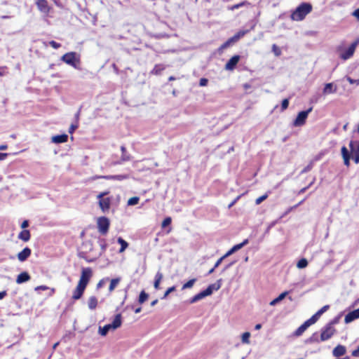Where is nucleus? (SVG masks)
I'll return each instance as SVG.
<instances>
[{"mask_svg": "<svg viewBox=\"0 0 359 359\" xmlns=\"http://www.w3.org/2000/svg\"><path fill=\"white\" fill-rule=\"evenodd\" d=\"M97 305V299L95 297L91 296L88 301V306L90 310H94Z\"/></svg>", "mask_w": 359, "mask_h": 359, "instance_id": "nucleus-27", "label": "nucleus"}, {"mask_svg": "<svg viewBox=\"0 0 359 359\" xmlns=\"http://www.w3.org/2000/svg\"><path fill=\"white\" fill-rule=\"evenodd\" d=\"M230 45H231L230 41H226L225 43H224L222 45L221 48H226L229 47Z\"/></svg>", "mask_w": 359, "mask_h": 359, "instance_id": "nucleus-64", "label": "nucleus"}, {"mask_svg": "<svg viewBox=\"0 0 359 359\" xmlns=\"http://www.w3.org/2000/svg\"><path fill=\"white\" fill-rule=\"evenodd\" d=\"M352 355L354 357H359V345L355 350L353 351Z\"/></svg>", "mask_w": 359, "mask_h": 359, "instance_id": "nucleus-59", "label": "nucleus"}, {"mask_svg": "<svg viewBox=\"0 0 359 359\" xmlns=\"http://www.w3.org/2000/svg\"><path fill=\"white\" fill-rule=\"evenodd\" d=\"M31 252V249L26 247L18 254V259L20 262H25L30 256Z\"/></svg>", "mask_w": 359, "mask_h": 359, "instance_id": "nucleus-14", "label": "nucleus"}, {"mask_svg": "<svg viewBox=\"0 0 359 359\" xmlns=\"http://www.w3.org/2000/svg\"><path fill=\"white\" fill-rule=\"evenodd\" d=\"M250 337V332H244L243 334H242V342L244 343V344H249L250 341H249V338Z\"/></svg>", "mask_w": 359, "mask_h": 359, "instance_id": "nucleus-40", "label": "nucleus"}, {"mask_svg": "<svg viewBox=\"0 0 359 359\" xmlns=\"http://www.w3.org/2000/svg\"><path fill=\"white\" fill-rule=\"evenodd\" d=\"M336 330L331 324H326L321 329L320 340L322 341L330 339L335 333Z\"/></svg>", "mask_w": 359, "mask_h": 359, "instance_id": "nucleus-5", "label": "nucleus"}, {"mask_svg": "<svg viewBox=\"0 0 359 359\" xmlns=\"http://www.w3.org/2000/svg\"><path fill=\"white\" fill-rule=\"evenodd\" d=\"M358 44L359 39L353 42L346 50L340 53V58L342 59L343 60H347L350 59L353 55L356 47L358 46Z\"/></svg>", "mask_w": 359, "mask_h": 359, "instance_id": "nucleus-6", "label": "nucleus"}, {"mask_svg": "<svg viewBox=\"0 0 359 359\" xmlns=\"http://www.w3.org/2000/svg\"><path fill=\"white\" fill-rule=\"evenodd\" d=\"M48 289V287L46 286V285H40V286H37L36 287H35V290L36 291H38V290H46Z\"/></svg>", "mask_w": 359, "mask_h": 359, "instance_id": "nucleus-57", "label": "nucleus"}, {"mask_svg": "<svg viewBox=\"0 0 359 359\" xmlns=\"http://www.w3.org/2000/svg\"><path fill=\"white\" fill-rule=\"evenodd\" d=\"M341 156L344 159V165L347 167L350 165L351 154L345 146H343L341 149Z\"/></svg>", "mask_w": 359, "mask_h": 359, "instance_id": "nucleus-13", "label": "nucleus"}, {"mask_svg": "<svg viewBox=\"0 0 359 359\" xmlns=\"http://www.w3.org/2000/svg\"><path fill=\"white\" fill-rule=\"evenodd\" d=\"M107 180H116L118 181H122L126 180L129 177L128 175H107L103 177Z\"/></svg>", "mask_w": 359, "mask_h": 359, "instance_id": "nucleus-24", "label": "nucleus"}, {"mask_svg": "<svg viewBox=\"0 0 359 359\" xmlns=\"http://www.w3.org/2000/svg\"><path fill=\"white\" fill-rule=\"evenodd\" d=\"M38 9L45 13L48 14L50 11V7L48 6V1L46 0H38L36 2Z\"/></svg>", "mask_w": 359, "mask_h": 359, "instance_id": "nucleus-12", "label": "nucleus"}, {"mask_svg": "<svg viewBox=\"0 0 359 359\" xmlns=\"http://www.w3.org/2000/svg\"><path fill=\"white\" fill-rule=\"evenodd\" d=\"M322 341L320 340V337H319L318 332H314L309 338H308L306 341V344H313V343H319Z\"/></svg>", "mask_w": 359, "mask_h": 359, "instance_id": "nucleus-22", "label": "nucleus"}, {"mask_svg": "<svg viewBox=\"0 0 359 359\" xmlns=\"http://www.w3.org/2000/svg\"><path fill=\"white\" fill-rule=\"evenodd\" d=\"M248 32L249 30H240L236 33V34L241 39V37L244 36Z\"/></svg>", "mask_w": 359, "mask_h": 359, "instance_id": "nucleus-55", "label": "nucleus"}, {"mask_svg": "<svg viewBox=\"0 0 359 359\" xmlns=\"http://www.w3.org/2000/svg\"><path fill=\"white\" fill-rule=\"evenodd\" d=\"M353 154V159L355 161V163H359V154Z\"/></svg>", "mask_w": 359, "mask_h": 359, "instance_id": "nucleus-58", "label": "nucleus"}, {"mask_svg": "<svg viewBox=\"0 0 359 359\" xmlns=\"http://www.w3.org/2000/svg\"><path fill=\"white\" fill-rule=\"evenodd\" d=\"M108 280H109V278H105L101 279L97 284V288L100 289V288L102 287L104 285V284L106 283V282Z\"/></svg>", "mask_w": 359, "mask_h": 359, "instance_id": "nucleus-44", "label": "nucleus"}, {"mask_svg": "<svg viewBox=\"0 0 359 359\" xmlns=\"http://www.w3.org/2000/svg\"><path fill=\"white\" fill-rule=\"evenodd\" d=\"M85 289L86 288L81 287V285H77L76 289L74 290V291L73 292L72 299L74 300H78V299H81V297L83 296Z\"/></svg>", "mask_w": 359, "mask_h": 359, "instance_id": "nucleus-18", "label": "nucleus"}, {"mask_svg": "<svg viewBox=\"0 0 359 359\" xmlns=\"http://www.w3.org/2000/svg\"><path fill=\"white\" fill-rule=\"evenodd\" d=\"M117 242L121 245V248L119 249V252L121 253L125 251V250L128 248V243L121 237H118L117 239Z\"/></svg>", "mask_w": 359, "mask_h": 359, "instance_id": "nucleus-29", "label": "nucleus"}, {"mask_svg": "<svg viewBox=\"0 0 359 359\" xmlns=\"http://www.w3.org/2000/svg\"><path fill=\"white\" fill-rule=\"evenodd\" d=\"M289 294V292L288 291H285L283 292H282L281 294H280L276 298H275L274 299H273L270 303V306H275L277 304H278L279 302H280L283 299H284L286 296Z\"/></svg>", "mask_w": 359, "mask_h": 359, "instance_id": "nucleus-21", "label": "nucleus"}, {"mask_svg": "<svg viewBox=\"0 0 359 359\" xmlns=\"http://www.w3.org/2000/svg\"><path fill=\"white\" fill-rule=\"evenodd\" d=\"M79 127L78 123L76 122L75 124H72L69 129V133H72L74 131Z\"/></svg>", "mask_w": 359, "mask_h": 359, "instance_id": "nucleus-52", "label": "nucleus"}, {"mask_svg": "<svg viewBox=\"0 0 359 359\" xmlns=\"http://www.w3.org/2000/svg\"><path fill=\"white\" fill-rule=\"evenodd\" d=\"M148 294L146 293L144 290H142L140 293V295H139V299H138V302L140 304H143L144 302L147 301V299H148Z\"/></svg>", "mask_w": 359, "mask_h": 359, "instance_id": "nucleus-36", "label": "nucleus"}, {"mask_svg": "<svg viewBox=\"0 0 359 359\" xmlns=\"http://www.w3.org/2000/svg\"><path fill=\"white\" fill-rule=\"evenodd\" d=\"M346 347L342 345H337L332 351L334 357H340L346 353Z\"/></svg>", "mask_w": 359, "mask_h": 359, "instance_id": "nucleus-19", "label": "nucleus"}, {"mask_svg": "<svg viewBox=\"0 0 359 359\" xmlns=\"http://www.w3.org/2000/svg\"><path fill=\"white\" fill-rule=\"evenodd\" d=\"M226 259V257H224V255H223L222 257H221L217 262L214 265V269H216L217 268L220 264L222 262V261Z\"/></svg>", "mask_w": 359, "mask_h": 359, "instance_id": "nucleus-53", "label": "nucleus"}, {"mask_svg": "<svg viewBox=\"0 0 359 359\" xmlns=\"http://www.w3.org/2000/svg\"><path fill=\"white\" fill-rule=\"evenodd\" d=\"M329 305H325L323 306L320 310H318L316 314L320 318V316L324 313L325 311H327L329 309Z\"/></svg>", "mask_w": 359, "mask_h": 359, "instance_id": "nucleus-41", "label": "nucleus"}, {"mask_svg": "<svg viewBox=\"0 0 359 359\" xmlns=\"http://www.w3.org/2000/svg\"><path fill=\"white\" fill-rule=\"evenodd\" d=\"M240 56L238 55L231 57L225 65L226 70H233L239 62Z\"/></svg>", "mask_w": 359, "mask_h": 359, "instance_id": "nucleus-9", "label": "nucleus"}, {"mask_svg": "<svg viewBox=\"0 0 359 359\" xmlns=\"http://www.w3.org/2000/svg\"><path fill=\"white\" fill-rule=\"evenodd\" d=\"M121 280L120 278H114L111 280L109 287V291L111 292H112L115 287L117 286V285L119 283Z\"/></svg>", "mask_w": 359, "mask_h": 359, "instance_id": "nucleus-34", "label": "nucleus"}, {"mask_svg": "<svg viewBox=\"0 0 359 359\" xmlns=\"http://www.w3.org/2000/svg\"><path fill=\"white\" fill-rule=\"evenodd\" d=\"M358 318H359V309L348 313L345 316L344 321L346 323H350Z\"/></svg>", "mask_w": 359, "mask_h": 359, "instance_id": "nucleus-11", "label": "nucleus"}, {"mask_svg": "<svg viewBox=\"0 0 359 359\" xmlns=\"http://www.w3.org/2000/svg\"><path fill=\"white\" fill-rule=\"evenodd\" d=\"M346 79L349 82L350 84L359 85V79H353L349 76H348L346 78Z\"/></svg>", "mask_w": 359, "mask_h": 359, "instance_id": "nucleus-49", "label": "nucleus"}, {"mask_svg": "<svg viewBox=\"0 0 359 359\" xmlns=\"http://www.w3.org/2000/svg\"><path fill=\"white\" fill-rule=\"evenodd\" d=\"M307 265H308V261L304 258H302L300 260H299V262L297 264V266L299 269H304V268L306 267Z\"/></svg>", "mask_w": 359, "mask_h": 359, "instance_id": "nucleus-38", "label": "nucleus"}, {"mask_svg": "<svg viewBox=\"0 0 359 359\" xmlns=\"http://www.w3.org/2000/svg\"><path fill=\"white\" fill-rule=\"evenodd\" d=\"M100 247L102 248V252H104L107 248V244L104 241H102L100 243Z\"/></svg>", "mask_w": 359, "mask_h": 359, "instance_id": "nucleus-63", "label": "nucleus"}, {"mask_svg": "<svg viewBox=\"0 0 359 359\" xmlns=\"http://www.w3.org/2000/svg\"><path fill=\"white\" fill-rule=\"evenodd\" d=\"M272 50L276 55H279L280 54V50L276 44L273 45Z\"/></svg>", "mask_w": 359, "mask_h": 359, "instance_id": "nucleus-51", "label": "nucleus"}, {"mask_svg": "<svg viewBox=\"0 0 359 359\" xmlns=\"http://www.w3.org/2000/svg\"><path fill=\"white\" fill-rule=\"evenodd\" d=\"M175 290H176L175 286H172V287H169V288L165 291V294H163V296L162 299H165L170 293H171V292H174Z\"/></svg>", "mask_w": 359, "mask_h": 359, "instance_id": "nucleus-45", "label": "nucleus"}, {"mask_svg": "<svg viewBox=\"0 0 359 359\" xmlns=\"http://www.w3.org/2000/svg\"><path fill=\"white\" fill-rule=\"evenodd\" d=\"M68 140V135L66 134L57 135L53 136L51 138V141L55 144H60L66 142Z\"/></svg>", "mask_w": 359, "mask_h": 359, "instance_id": "nucleus-16", "label": "nucleus"}, {"mask_svg": "<svg viewBox=\"0 0 359 359\" xmlns=\"http://www.w3.org/2000/svg\"><path fill=\"white\" fill-rule=\"evenodd\" d=\"M313 110V107L309 108L307 110L302 111L298 113L296 118L293 121L292 125L294 127H299L306 123V120L309 113Z\"/></svg>", "mask_w": 359, "mask_h": 359, "instance_id": "nucleus-3", "label": "nucleus"}, {"mask_svg": "<svg viewBox=\"0 0 359 359\" xmlns=\"http://www.w3.org/2000/svg\"><path fill=\"white\" fill-rule=\"evenodd\" d=\"M196 281V278H192L189 280L182 285V290H186L192 287Z\"/></svg>", "mask_w": 359, "mask_h": 359, "instance_id": "nucleus-37", "label": "nucleus"}, {"mask_svg": "<svg viewBox=\"0 0 359 359\" xmlns=\"http://www.w3.org/2000/svg\"><path fill=\"white\" fill-rule=\"evenodd\" d=\"M140 198L137 196L132 197L128 201V205H135L138 203Z\"/></svg>", "mask_w": 359, "mask_h": 359, "instance_id": "nucleus-39", "label": "nucleus"}, {"mask_svg": "<svg viewBox=\"0 0 359 359\" xmlns=\"http://www.w3.org/2000/svg\"><path fill=\"white\" fill-rule=\"evenodd\" d=\"M288 105H289V100L288 99H284L283 101H282V103H281V109L282 110H285L287 107H288Z\"/></svg>", "mask_w": 359, "mask_h": 359, "instance_id": "nucleus-46", "label": "nucleus"}, {"mask_svg": "<svg viewBox=\"0 0 359 359\" xmlns=\"http://www.w3.org/2000/svg\"><path fill=\"white\" fill-rule=\"evenodd\" d=\"M6 67H0V76H3L6 74Z\"/></svg>", "mask_w": 359, "mask_h": 359, "instance_id": "nucleus-56", "label": "nucleus"}, {"mask_svg": "<svg viewBox=\"0 0 359 359\" xmlns=\"http://www.w3.org/2000/svg\"><path fill=\"white\" fill-rule=\"evenodd\" d=\"M49 44L55 49H57L61 46V44L55 41H49Z\"/></svg>", "mask_w": 359, "mask_h": 359, "instance_id": "nucleus-48", "label": "nucleus"}, {"mask_svg": "<svg viewBox=\"0 0 359 359\" xmlns=\"http://www.w3.org/2000/svg\"><path fill=\"white\" fill-rule=\"evenodd\" d=\"M121 323H122L121 314L118 313L115 316L112 323H109V325H110L111 327L112 328V330H116L121 325Z\"/></svg>", "mask_w": 359, "mask_h": 359, "instance_id": "nucleus-20", "label": "nucleus"}, {"mask_svg": "<svg viewBox=\"0 0 359 359\" xmlns=\"http://www.w3.org/2000/svg\"><path fill=\"white\" fill-rule=\"evenodd\" d=\"M208 83V80L205 78H202L199 81V85L201 86H207Z\"/></svg>", "mask_w": 359, "mask_h": 359, "instance_id": "nucleus-54", "label": "nucleus"}, {"mask_svg": "<svg viewBox=\"0 0 359 359\" xmlns=\"http://www.w3.org/2000/svg\"><path fill=\"white\" fill-rule=\"evenodd\" d=\"M268 197V195L267 194H265V195H263L262 196H259V198H257L255 201V203L257 205H259L261 203H262L265 199H266V198Z\"/></svg>", "mask_w": 359, "mask_h": 359, "instance_id": "nucleus-47", "label": "nucleus"}, {"mask_svg": "<svg viewBox=\"0 0 359 359\" xmlns=\"http://www.w3.org/2000/svg\"><path fill=\"white\" fill-rule=\"evenodd\" d=\"M205 290L208 291V296H209V295L212 294V293L213 292L214 290H218L216 287V285L211 284Z\"/></svg>", "mask_w": 359, "mask_h": 359, "instance_id": "nucleus-42", "label": "nucleus"}, {"mask_svg": "<svg viewBox=\"0 0 359 359\" xmlns=\"http://www.w3.org/2000/svg\"><path fill=\"white\" fill-rule=\"evenodd\" d=\"M172 219L170 217H165L162 222V227L165 228L171 224Z\"/></svg>", "mask_w": 359, "mask_h": 359, "instance_id": "nucleus-43", "label": "nucleus"}, {"mask_svg": "<svg viewBox=\"0 0 359 359\" xmlns=\"http://www.w3.org/2000/svg\"><path fill=\"white\" fill-rule=\"evenodd\" d=\"M30 278H31V277H30L29 274L27 272L24 271V272L20 273L17 276L16 283L18 284H22V283L27 282L28 280H30Z\"/></svg>", "mask_w": 359, "mask_h": 359, "instance_id": "nucleus-17", "label": "nucleus"}, {"mask_svg": "<svg viewBox=\"0 0 359 359\" xmlns=\"http://www.w3.org/2000/svg\"><path fill=\"white\" fill-rule=\"evenodd\" d=\"M97 224L98 231L102 235L107 234L110 224L109 219L104 216L100 217L97 219Z\"/></svg>", "mask_w": 359, "mask_h": 359, "instance_id": "nucleus-7", "label": "nucleus"}, {"mask_svg": "<svg viewBox=\"0 0 359 359\" xmlns=\"http://www.w3.org/2000/svg\"><path fill=\"white\" fill-rule=\"evenodd\" d=\"M28 226H29V222L27 220L23 221L22 223L21 224V228L22 229H25Z\"/></svg>", "mask_w": 359, "mask_h": 359, "instance_id": "nucleus-62", "label": "nucleus"}, {"mask_svg": "<svg viewBox=\"0 0 359 359\" xmlns=\"http://www.w3.org/2000/svg\"><path fill=\"white\" fill-rule=\"evenodd\" d=\"M313 168V164L311 163L306 165L301 172V173H306L309 172Z\"/></svg>", "mask_w": 359, "mask_h": 359, "instance_id": "nucleus-50", "label": "nucleus"}, {"mask_svg": "<svg viewBox=\"0 0 359 359\" xmlns=\"http://www.w3.org/2000/svg\"><path fill=\"white\" fill-rule=\"evenodd\" d=\"M163 278V274L158 271L155 276V280H154V287H155V289L158 290L159 289V285H160V283L161 281Z\"/></svg>", "mask_w": 359, "mask_h": 359, "instance_id": "nucleus-30", "label": "nucleus"}, {"mask_svg": "<svg viewBox=\"0 0 359 359\" xmlns=\"http://www.w3.org/2000/svg\"><path fill=\"white\" fill-rule=\"evenodd\" d=\"M107 194V192H102L97 196L100 207L103 212L108 210L110 208V199L109 198H104Z\"/></svg>", "mask_w": 359, "mask_h": 359, "instance_id": "nucleus-8", "label": "nucleus"}, {"mask_svg": "<svg viewBox=\"0 0 359 359\" xmlns=\"http://www.w3.org/2000/svg\"><path fill=\"white\" fill-rule=\"evenodd\" d=\"M338 320H339V318L336 317L332 320H331L330 323H328L327 324H331L332 326H334V325H335L338 323Z\"/></svg>", "mask_w": 359, "mask_h": 359, "instance_id": "nucleus-60", "label": "nucleus"}, {"mask_svg": "<svg viewBox=\"0 0 359 359\" xmlns=\"http://www.w3.org/2000/svg\"><path fill=\"white\" fill-rule=\"evenodd\" d=\"M353 15L359 20V8L353 11Z\"/></svg>", "mask_w": 359, "mask_h": 359, "instance_id": "nucleus-61", "label": "nucleus"}, {"mask_svg": "<svg viewBox=\"0 0 359 359\" xmlns=\"http://www.w3.org/2000/svg\"><path fill=\"white\" fill-rule=\"evenodd\" d=\"M337 90V88H334L332 83H328L325 85L323 88L324 94H331L335 93Z\"/></svg>", "mask_w": 359, "mask_h": 359, "instance_id": "nucleus-25", "label": "nucleus"}, {"mask_svg": "<svg viewBox=\"0 0 359 359\" xmlns=\"http://www.w3.org/2000/svg\"><path fill=\"white\" fill-rule=\"evenodd\" d=\"M18 238L27 242L30 239V232L29 230H23L18 234Z\"/></svg>", "mask_w": 359, "mask_h": 359, "instance_id": "nucleus-26", "label": "nucleus"}, {"mask_svg": "<svg viewBox=\"0 0 359 359\" xmlns=\"http://www.w3.org/2000/svg\"><path fill=\"white\" fill-rule=\"evenodd\" d=\"M312 11V6L309 3L303 2L292 13L291 18L295 21L303 20L306 15Z\"/></svg>", "mask_w": 359, "mask_h": 359, "instance_id": "nucleus-1", "label": "nucleus"}, {"mask_svg": "<svg viewBox=\"0 0 359 359\" xmlns=\"http://www.w3.org/2000/svg\"><path fill=\"white\" fill-rule=\"evenodd\" d=\"M92 275L93 271L90 267L83 268L78 285L86 288Z\"/></svg>", "mask_w": 359, "mask_h": 359, "instance_id": "nucleus-4", "label": "nucleus"}, {"mask_svg": "<svg viewBox=\"0 0 359 359\" xmlns=\"http://www.w3.org/2000/svg\"><path fill=\"white\" fill-rule=\"evenodd\" d=\"M319 319V317L315 313L309 319L305 321L309 327L316 323L317 320Z\"/></svg>", "mask_w": 359, "mask_h": 359, "instance_id": "nucleus-35", "label": "nucleus"}, {"mask_svg": "<svg viewBox=\"0 0 359 359\" xmlns=\"http://www.w3.org/2000/svg\"><path fill=\"white\" fill-rule=\"evenodd\" d=\"M110 330H112L109 324L105 325L104 327H99V334L102 336H106Z\"/></svg>", "mask_w": 359, "mask_h": 359, "instance_id": "nucleus-32", "label": "nucleus"}, {"mask_svg": "<svg viewBox=\"0 0 359 359\" xmlns=\"http://www.w3.org/2000/svg\"><path fill=\"white\" fill-rule=\"evenodd\" d=\"M207 296H208V291L204 290L200 292L199 293L196 294V295H194L192 298H191L189 299V303L194 304V303L203 299V298H205Z\"/></svg>", "mask_w": 359, "mask_h": 359, "instance_id": "nucleus-15", "label": "nucleus"}, {"mask_svg": "<svg viewBox=\"0 0 359 359\" xmlns=\"http://www.w3.org/2000/svg\"><path fill=\"white\" fill-rule=\"evenodd\" d=\"M309 327L307 324L304 322L302 325H300L294 332V334L297 337L301 336L306 330Z\"/></svg>", "mask_w": 359, "mask_h": 359, "instance_id": "nucleus-28", "label": "nucleus"}, {"mask_svg": "<svg viewBox=\"0 0 359 359\" xmlns=\"http://www.w3.org/2000/svg\"><path fill=\"white\" fill-rule=\"evenodd\" d=\"M121 150L122 152L121 158V160L122 161H128L130 160L131 156L130 154H128L126 151V149L124 146L121 147Z\"/></svg>", "mask_w": 359, "mask_h": 359, "instance_id": "nucleus-31", "label": "nucleus"}, {"mask_svg": "<svg viewBox=\"0 0 359 359\" xmlns=\"http://www.w3.org/2000/svg\"><path fill=\"white\" fill-rule=\"evenodd\" d=\"M248 242V239H245L242 243L233 245L229 251L226 252V254L224 255V257L226 258L231 255L232 254H233L234 252H236V251L239 250L245 245H247Z\"/></svg>", "mask_w": 359, "mask_h": 359, "instance_id": "nucleus-10", "label": "nucleus"}, {"mask_svg": "<svg viewBox=\"0 0 359 359\" xmlns=\"http://www.w3.org/2000/svg\"><path fill=\"white\" fill-rule=\"evenodd\" d=\"M349 147L351 149V154H359V141H353L351 140L349 142Z\"/></svg>", "mask_w": 359, "mask_h": 359, "instance_id": "nucleus-23", "label": "nucleus"}, {"mask_svg": "<svg viewBox=\"0 0 359 359\" xmlns=\"http://www.w3.org/2000/svg\"><path fill=\"white\" fill-rule=\"evenodd\" d=\"M165 69V66L163 65H156L154 69L151 70V73L153 74H160L163 70Z\"/></svg>", "mask_w": 359, "mask_h": 359, "instance_id": "nucleus-33", "label": "nucleus"}, {"mask_svg": "<svg viewBox=\"0 0 359 359\" xmlns=\"http://www.w3.org/2000/svg\"><path fill=\"white\" fill-rule=\"evenodd\" d=\"M60 60L76 69H81V57L80 55L76 52L67 53L61 57Z\"/></svg>", "mask_w": 359, "mask_h": 359, "instance_id": "nucleus-2", "label": "nucleus"}]
</instances>
